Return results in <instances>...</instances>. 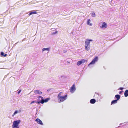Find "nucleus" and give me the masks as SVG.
Masks as SVG:
<instances>
[{"mask_svg":"<svg viewBox=\"0 0 128 128\" xmlns=\"http://www.w3.org/2000/svg\"><path fill=\"white\" fill-rule=\"evenodd\" d=\"M38 98V100H40V98L41 99L40 101H38V104H43L44 103L47 102L50 100V98H47L44 100L43 97L40 96H39Z\"/></svg>","mask_w":128,"mask_h":128,"instance_id":"f257e3e1","label":"nucleus"},{"mask_svg":"<svg viewBox=\"0 0 128 128\" xmlns=\"http://www.w3.org/2000/svg\"><path fill=\"white\" fill-rule=\"evenodd\" d=\"M21 122L20 120H15L13 122V124L12 126V128H19V124Z\"/></svg>","mask_w":128,"mask_h":128,"instance_id":"f03ea898","label":"nucleus"},{"mask_svg":"<svg viewBox=\"0 0 128 128\" xmlns=\"http://www.w3.org/2000/svg\"><path fill=\"white\" fill-rule=\"evenodd\" d=\"M67 96V95L66 94L64 96H61L58 97V102L60 103L64 102L66 99Z\"/></svg>","mask_w":128,"mask_h":128,"instance_id":"7ed1b4c3","label":"nucleus"},{"mask_svg":"<svg viewBox=\"0 0 128 128\" xmlns=\"http://www.w3.org/2000/svg\"><path fill=\"white\" fill-rule=\"evenodd\" d=\"M98 60V56H96L92 60V61L89 64L88 66L91 65H92L96 62Z\"/></svg>","mask_w":128,"mask_h":128,"instance_id":"20e7f679","label":"nucleus"},{"mask_svg":"<svg viewBox=\"0 0 128 128\" xmlns=\"http://www.w3.org/2000/svg\"><path fill=\"white\" fill-rule=\"evenodd\" d=\"M76 90V86L75 84H74L70 88V92L72 93H73Z\"/></svg>","mask_w":128,"mask_h":128,"instance_id":"39448f33","label":"nucleus"},{"mask_svg":"<svg viewBox=\"0 0 128 128\" xmlns=\"http://www.w3.org/2000/svg\"><path fill=\"white\" fill-rule=\"evenodd\" d=\"M86 60H82L80 61H78L77 63V65L78 66H79L85 62Z\"/></svg>","mask_w":128,"mask_h":128,"instance_id":"423d86ee","label":"nucleus"},{"mask_svg":"<svg viewBox=\"0 0 128 128\" xmlns=\"http://www.w3.org/2000/svg\"><path fill=\"white\" fill-rule=\"evenodd\" d=\"M35 121L37 122L40 125H43L44 124L42 120L39 118H38Z\"/></svg>","mask_w":128,"mask_h":128,"instance_id":"0eeeda50","label":"nucleus"},{"mask_svg":"<svg viewBox=\"0 0 128 128\" xmlns=\"http://www.w3.org/2000/svg\"><path fill=\"white\" fill-rule=\"evenodd\" d=\"M107 24L105 22H104L102 24V25L100 27L102 28H106L107 27Z\"/></svg>","mask_w":128,"mask_h":128,"instance_id":"6e6552de","label":"nucleus"},{"mask_svg":"<svg viewBox=\"0 0 128 128\" xmlns=\"http://www.w3.org/2000/svg\"><path fill=\"white\" fill-rule=\"evenodd\" d=\"M34 93L36 94L40 95L42 94V92L39 90H36L34 91Z\"/></svg>","mask_w":128,"mask_h":128,"instance_id":"1a4fd4ad","label":"nucleus"},{"mask_svg":"<svg viewBox=\"0 0 128 128\" xmlns=\"http://www.w3.org/2000/svg\"><path fill=\"white\" fill-rule=\"evenodd\" d=\"M96 102V100L94 99H92L90 101V103L92 104H94Z\"/></svg>","mask_w":128,"mask_h":128,"instance_id":"9d476101","label":"nucleus"},{"mask_svg":"<svg viewBox=\"0 0 128 128\" xmlns=\"http://www.w3.org/2000/svg\"><path fill=\"white\" fill-rule=\"evenodd\" d=\"M85 50L88 51L90 49V46L85 45Z\"/></svg>","mask_w":128,"mask_h":128,"instance_id":"9b49d317","label":"nucleus"},{"mask_svg":"<svg viewBox=\"0 0 128 128\" xmlns=\"http://www.w3.org/2000/svg\"><path fill=\"white\" fill-rule=\"evenodd\" d=\"M120 96L119 95V94H117L116 95L115 97V98H116V100L118 101V100H119L120 98Z\"/></svg>","mask_w":128,"mask_h":128,"instance_id":"f8f14e48","label":"nucleus"},{"mask_svg":"<svg viewBox=\"0 0 128 128\" xmlns=\"http://www.w3.org/2000/svg\"><path fill=\"white\" fill-rule=\"evenodd\" d=\"M90 19H88L87 20V24L88 25L90 26H92V23H90Z\"/></svg>","mask_w":128,"mask_h":128,"instance_id":"ddd939ff","label":"nucleus"},{"mask_svg":"<svg viewBox=\"0 0 128 128\" xmlns=\"http://www.w3.org/2000/svg\"><path fill=\"white\" fill-rule=\"evenodd\" d=\"M0 55L1 56L3 57H6L7 56V54H4L3 52H1L0 53Z\"/></svg>","mask_w":128,"mask_h":128,"instance_id":"4468645a","label":"nucleus"},{"mask_svg":"<svg viewBox=\"0 0 128 128\" xmlns=\"http://www.w3.org/2000/svg\"><path fill=\"white\" fill-rule=\"evenodd\" d=\"M85 45H87L88 46H90V42L89 41L86 39L85 41Z\"/></svg>","mask_w":128,"mask_h":128,"instance_id":"2eb2a0df","label":"nucleus"},{"mask_svg":"<svg viewBox=\"0 0 128 128\" xmlns=\"http://www.w3.org/2000/svg\"><path fill=\"white\" fill-rule=\"evenodd\" d=\"M37 12L36 11L34 12H31L28 15L29 16H30V15L33 14H37Z\"/></svg>","mask_w":128,"mask_h":128,"instance_id":"dca6fc26","label":"nucleus"},{"mask_svg":"<svg viewBox=\"0 0 128 128\" xmlns=\"http://www.w3.org/2000/svg\"><path fill=\"white\" fill-rule=\"evenodd\" d=\"M124 96L126 97H127L128 96V90H126L124 93Z\"/></svg>","mask_w":128,"mask_h":128,"instance_id":"f3484780","label":"nucleus"},{"mask_svg":"<svg viewBox=\"0 0 128 128\" xmlns=\"http://www.w3.org/2000/svg\"><path fill=\"white\" fill-rule=\"evenodd\" d=\"M118 100H113L111 103V105H112V104H116Z\"/></svg>","mask_w":128,"mask_h":128,"instance_id":"a211bd4d","label":"nucleus"},{"mask_svg":"<svg viewBox=\"0 0 128 128\" xmlns=\"http://www.w3.org/2000/svg\"><path fill=\"white\" fill-rule=\"evenodd\" d=\"M50 48H43L42 49V52H44L45 51H48V52L50 51Z\"/></svg>","mask_w":128,"mask_h":128,"instance_id":"6ab92c4d","label":"nucleus"},{"mask_svg":"<svg viewBox=\"0 0 128 128\" xmlns=\"http://www.w3.org/2000/svg\"><path fill=\"white\" fill-rule=\"evenodd\" d=\"M18 113V111L17 110H16L15 111L14 113L12 115V116H14L15 115L17 114Z\"/></svg>","mask_w":128,"mask_h":128,"instance_id":"aec40b11","label":"nucleus"},{"mask_svg":"<svg viewBox=\"0 0 128 128\" xmlns=\"http://www.w3.org/2000/svg\"><path fill=\"white\" fill-rule=\"evenodd\" d=\"M92 17H95L96 16L95 13L94 12H93L92 13Z\"/></svg>","mask_w":128,"mask_h":128,"instance_id":"412c9836","label":"nucleus"},{"mask_svg":"<svg viewBox=\"0 0 128 128\" xmlns=\"http://www.w3.org/2000/svg\"><path fill=\"white\" fill-rule=\"evenodd\" d=\"M38 101H37V102H36V101H32V102H31V103L30 104H33V103H37L38 104Z\"/></svg>","mask_w":128,"mask_h":128,"instance_id":"4be33fe9","label":"nucleus"},{"mask_svg":"<svg viewBox=\"0 0 128 128\" xmlns=\"http://www.w3.org/2000/svg\"><path fill=\"white\" fill-rule=\"evenodd\" d=\"M58 33V31H56L55 32H53L52 33V35H54L55 34H57Z\"/></svg>","mask_w":128,"mask_h":128,"instance_id":"5701e85b","label":"nucleus"},{"mask_svg":"<svg viewBox=\"0 0 128 128\" xmlns=\"http://www.w3.org/2000/svg\"><path fill=\"white\" fill-rule=\"evenodd\" d=\"M62 92H60L59 93V94H58V97H59L62 96L61 94H62Z\"/></svg>","mask_w":128,"mask_h":128,"instance_id":"b1692460","label":"nucleus"},{"mask_svg":"<svg viewBox=\"0 0 128 128\" xmlns=\"http://www.w3.org/2000/svg\"><path fill=\"white\" fill-rule=\"evenodd\" d=\"M124 88L120 87V88L118 89V90H124Z\"/></svg>","mask_w":128,"mask_h":128,"instance_id":"393cba45","label":"nucleus"},{"mask_svg":"<svg viewBox=\"0 0 128 128\" xmlns=\"http://www.w3.org/2000/svg\"><path fill=\"white\" fill-rule=\"evenodd\" d=\"M124 92V91L123 90L120 91L119 92V94H122V93Z\"/></svg>","mask_w":128,"mask_h":128,"instance_id":"a878e982","label":"nucleus"},{"mask_svg":"<svg viewBox=\"0 0 128 128\" xmlns=\"http://www.w3.org/2000/svg\"><path fill=\"white\" fill-rule=\"evenodd\" d=\"M22 91L21 90H20L18 92V94H19Z\"/></svg>","mask_w":128,"mask_h":128,"instance_id":"bb28decb","label":"nucleus"},{"mask_svg":"<svg viewBox=\"0 0 128 128\" xmlns=\"http://www.w3.org/2000/svg\"><path fill=\"white\" fill-rule=\"evenodd\" d=\"M87 40H88L90 42H92L93 41V40L91 39H87Z\"/></svg>","mask_w":128,"mask_h":128,"instance_id":"cd10ccee","label":"nucleus"},{"mask_svg":"<svg viewBox=\"0 0 128 128\" xmlns=\"http://www.w3.org/2000/svg\"><path fill=\"white\" fill-rule=\"evenodd\" d=\"M128 123V122H125L124 123H121L120 124V125H122V124H124L125 123L127 124V123Z\"/></svg>","mask_w":128,"mask_h":128,"instance_id":"c85d7f7f","label":"nucleus"},{"mask_svg":"<svg viewBox=\"0 0 128 128\" xmlns=\"http://www.w3.org/2000/svg\"><path fill=\"white\" fill-rule=\"evenodd\" d=\"M66 52V50H63V52L64 53H65Z\"/></svg>","mask_w":128,"mask_h":128,"instance_id":"c756f323","label":"nucleus"},{"mask_svg":"<svg viewBox=\"0 0 128 128\" xmlns=\"http://www.w3.org/2000/svg\"><path fill=\"white\" fill-rule=\"evenodd\" d=\"M7 76H5L4 77V79H5V78H6L7 77Z\"/></svg>","mask_w":128,"mask_h":128,"instance_id":"7c9ffc66","label":"nucleus"},{"mask_svg":"<svg viewBox=\"0 0 128 128\" xmlns=\"http://www.w3.org/2000/svg\"><path fill=\"white\" fill-rule=\"evenodd\" d=\"M17 43H16V44H15L14 45H16V44H17Z\"/></svg>","mask_w":128,"mask_h":128,"instance_id":"2f4dec72","label":"nucleus"},{"mask_svg":"<svg viewBox=\"0 0 128 128\" xmlns=\"http://www.w3.org/2000/svg\"><path fill=\"white\" fill-rule=\"evenodd\" d=\"M97 94V93H96V94Z\"/></svg>","mask_w":128,"mask_h":128,"instance_id":"473e14b6","label":"nucleus"},{"mask_svg":"<svg viewBox=\"0 0 128 128\" xmlns=\"http://www.w3.org/2000/svg\"><path fill=\"white\" fill-rule=\"evenodd\" d=\"M125 126V125H124L123 126Z\"/></svg>","mask_w":128,"mask_h":128,"instance_id":"72a5a7b5","label":"nucleus"},{"mask_svg":"<svg viewBox=\"0 0 128 128\" xmlns=\"http://www.w3.org/2000/svg\"><path fill=\"white\" fill-rule=\"evenodd\" d=\"M32 92H32H30V93H31Z\"/></svg>","mask_w":128,"mask_h":128,"instance_id":"f704fd0d","label":"nucleus"}]
</instances>
